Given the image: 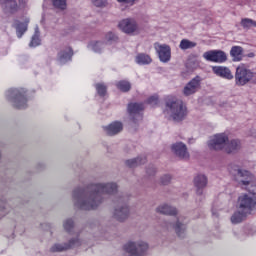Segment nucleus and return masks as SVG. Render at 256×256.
<instances>
[{"mask_svg":"<svg viewBox=\"0 0 256 256\" xmlns=\"http://www.w3.org/2000/svg\"><path fill=\"white\" fill-rule=\"evenodd\" d=\"M117 193V183H98L86 189L77 188L73 191V201L75 207L84 211L97 209L103 203V195H115Z\"/></svg>","mask_w":256,"mask_h":256,"instance_id":"nucleus-1","label":"nucleus"},{"mask_svg":"<svg viewBox=\"0 0 256 256\" xmlns=\"http://www.w3.org/2000/svg\"><path fill=\"white\" fill-rule=\"evenodd\" d=\"M164 115L169 119V121H174V123H181L187 119L189 115V110H187V105L184 104L182 100L170 96L166 99Z\"/></svg>","mask_w":256,"mask_h":256,"instance_id":"nucleus-2","label":"nucleus"},{"mask_svg":"<svg viewBox=\"0 0 256 256\" xmlns=\"http://www.w3.org/2000/svg\"><path fill=\"white\" fill-rule=\"evenodd\" d=\"M6 99L12 103L16 109H26L27 107V90L23 88L9 89L6 93Z\"/></svg>","mask_w":256,"mask_h":256,"instance_id":"nucleus-3","label":"nucleus"},{"mask_svg":"<svg viewBox=\"0 0 256 256\" xmlns=\"http://www.w3.org/2000/svg\"><path fill=\"white\" fill-rule=\"evenodd\" d=\"M238 209L243 211V213L251 215L256 209V193L251 191L242 193L238 197Z\"/></svg>","mask_w":256,"mask_h":256,"instance_id":"nucleus-4","label":"nucleus"},{"mask_svg":"<svg viewBox=\"0 0 256 256\" xmlns=\"http://www.w3.org/2000/svg\"><path fill=\"white\" fill-rule=\"evenodd\" d=\"M229 171L231 175H234V177H236L240 185H242L243 187H247V185H251V183L255 181V175H253V173L242 169L237 165L231 166Z\"/></svg>","mask_w":256,"mask_h":256,"instance_id":"nucleus-5","label":"nucleus"},{"mask_svg":"<svg viewBox=\"0 0 256 256\" xmlns=\"http://www.w3.org/2000/svg\"><path fill=\"white\" fill-rule=\"evenodd\" d=\"M256 79V74L247 69L244 65H240L236 68V73H235V81L236 85H247L249 81H255Z\"/></svg>","mask_w":256,"mask_h":256,"instance_id":"nucleus-6","label":"nucleus"},{"mask_svg":"<svg viewBox=\"0 0 256 256\" xmlns=\"http://www.w3.org/2000/svg\"><path fill=\"white\" fill-rule=\"evenodd\" d=\"M227 143H229V136L225 133H219L213 135L208 141L209 149H213L214 151L225 150L227 147Z\"/></svg>","mask_w":256,"mask_h":256,"instance_id":"nucleus-7","label":"nucleus"},{"mask_svg":"<svg viewBox=\"0 0 256 256\" xmlns=\"http://www.w3.org/2000/svg\"><path fill=\"white\" fill-rule=\"evenodd\" d=\"M118 27L123 33L127 35H133V33H139V25L133 18H126L119 22Z\"/></svg>","mask_w":256,"mask_h":256,"instance_id":"nucleus-8","label":"nucleus"},{"mask_svg":"<svg viewBox=\"0 0 256 256\" xmlns=\"http://www.w3.org/2000/svg\"><path fill=\"white\" fill-rule=\"evenodd\" d=\"M145 109L143 103H130L128 104V113L130 119L137 123L138 121H142L143 114L141 113Z\"/></svg>","mask_w":256,"mask_h":256,"instance_id":"nucleus-9","label":"nucleus"},{"mask_svg":"<svg viewBox=\"0 0 256 256\" xmlns=\"http://www.w3.org/2000/svg\"><path fill=\"white\" fill-rule=\"evenodd\" d=\"M203 57L206 61L212 63H225L227 61V54L221 50H210L204 52Z\"/></svg>","mask_w":256,"mask_h":256,"instance_id":"nucleus-10","label":"nucleus"},{"mask_svg":"<svg viewBox=\"0 0 256 256\" xmlns=\"http://www.w3.org/2000/svg\"><path fill=\"white\" fill-rule=\"evenodd\" d=\"M199 89H201V77L196 76L184 86L182 93L185 97H190V95H195Z\"/></svg>","mask_w":256,"mask_h":256,"instance_id":"nucleus-11","label":"nucleus"},{"mask_svg":"<svg viewBox=\"0 0 256 256\" xmlns=\"http://www.w3.org/2000/svg\"><path fill=\"white\" fill-rule=\"evenodd\" d=\"M0 5L5 13H16L18 9L25 7V1L20 0L18 4L17 0H0Z\"/></svg>","mask_w":256,"mask_h":256,"instance_id":"nucleus-12","label":"nucleus"},{"mask_svg":"<svg viewBox=\"0 0 256 256\" xmlns=\"http://www.w3.org/2000/svg\"><path fill=\"white\" fill-rule=\"evenodd\" d=\"M155 50L161 63H169L171 61V47L167 44H155Z\"/></svg>","mask_w":256,"mask_h":256,"instance_id":"nucleus-13","label":"nucleus"},{"mask_svg":"<svg viewBox=\"0 0 256 256\" xmlns=\"http://www.w3.org/2000/svg\"><path fill=\"white\" fill-rule=\"evenodd\" d=\"M171 149L174 155H176V157H178L179 159H184L185 161H187V159L191 157V155L189 154V150L187 149V145H185V143L183 142H176L172 144Z\"/></svg>","mask_w":256,"mask_h":256,"instance_id":"nucleus-14","label":"nucleus"},{"mask_svg":"<svg viewBox=\"0 0 256 256\" xmlns=\"http://www.w3.org/2000/svg\"><path fill=\"white\" fill-rule=\"evenodd\" d=\"M113 217L117 221H125L129 217V206L127 204H118L113 210Z\"/></svg>","mask_w":256,"mask_h":256,"instance_id":"nucleus-15","label":"nucleus"},{"mask_svg":"<svg viewBox=\"0 0 256 256\" xmlns=\"http://www.w3.org/2000/svg\"><path fill=\"white\" fill-rule=\"evenodd\" d=\"M174 229L176 235L180 238L185 237V223H183V217H178L174 223H166V229Z\"/></svg>","mask_w":256,"mask_h":256,"instance_id":"nucleus-16","label":"nucleus"},{"mask_svg":"<svg viewBox=\"0 0 256 256\" xmlns=\"http://www.w3.org/2000/svg\"><path fill=\"white\" fill-rule=\"evenodd\" d=\"M79 245H81V240L79 238H75L71 240L69 244H54L50 251L52 253H58L61 251H67L70 247H79Z\"/></svg>","mask_w":256,"mask_h":256,"instance_id":"nucleus-17","label":"nucleus"},{"mask_svg":"<svg viewBox=\"0 0 256 256\" xmlns=\"http://www.w3.org/2000/svg\"><path fill=\"white\" fill-rule=\"evenodd\" d=\"M194 185L196 187L197 195H203V189L207 187V176L198 174L194 178Z\"/></svg>","mask_w":256,"mask_h":256,"instance_id":"nucleus-18","label":"nucleus"},{"mask_svg":"<svg viewBox=\"0 0 256 256\" xmlns=\"http://www.w3.org/2000/svg\"><path fill=\"white\" fill-rule=\"evenodd\" d=\"M104 131L107 135L110 136L117 135L123 131V123L119 121H114L109 125L105 126Z\"/></svg>","mask_w":256,"mask_h":256,"instance_id":"nucleus-19","label":"nucleus"},{"mask_svg":"<svg viewBox=\"0 0 256 256\" xmlns=\"http://www.w3.org/2000/svg\"><path fill=\"white\" fill-rule=\"evenodd\" d=\"M212 70L218 77H223V79H233L231 70L225 66H214Z\"/></svg>","mask_w":256,"mask_h":256,"instance_id":"nucleus-20","label":"nucleus"},{"mask_svg":"<svg viewBox=\"0 0 256 256\" xmlns=\"http://www.w3.org/2000/svg\"><path fill=\"white\" fill-rule=\"evenodd\" d=\"M71 57H73V49L67 47L58 53V62L63 65L67 63V61H71Z\"/></svg>","mask_w":256,"mask_h":256,"instance_id":"nucleus-21","label":"nucleus"},{"mask_svg":"<svg viewBox=\"0 0 256 256\" xmlns=\"http://www.w3.org/2000/svg\"><path fill=\"white\" fill-rule=\"evenodd\" d=\"M157 213H161L162 215H177V208L168 205L162 204L156 208Z\"/></svg>","mask_w":256,"mask_h":256,"instance_id":"nucleus-22","label":"nucleus"},{"mask_svg":"<svg viewBox=\"0 0 256 256\" xmlns=\"http://www.w3.org/2000/svg\"><path fill=\"white\" fill-rule=\"evenodd\" d=\"M239 149H241V140L233 139L231 141L228 140L224 151H226V153H235V151H239Z\"/></svg>","mask_w":256,"mask_h":256,"instance_id":"nucleus-23","label":"nucleus"},{"mask_svg":"<svg viewBox=\"0 0 256 256\" xmlns=\"http://www.w3.org/2000/svg\"><path fill=\"white\" fill-rule=\"evenodd\" d=\"M249 215L248 213L243 212L241 209L239 211H236L233 213V215L230 218L232 225H239V223H242V221L245 220V218Z\"/></svg>","mask_w":256,"mask_h":256,"instance_id":"nucleus-24","label":"nucleus"},{"mask_svg":"<svg viewBox=\"0 0 256 256\" xmlns=\"http://www.w3.org/2000/svg\"><path fill=\"white\" fill-rule=\"evenodd\" d=\"M147 162V158L143 156H139L137 158H132L126 160L127 167L133 168V167H139V165H144V163Z\"/></svg>","mask_w":256,"mask_h":256,"instance_id":"nucleus-25","label":"nucleus"},{"mask_svg":"<svg viewBox=\"0 0 256 256\" xmlns=\"http://www.w3.org/2000/svg\"><path fill=\"white\" fill-rule=\"evenodd\" d=\"M135 61L138 65H150L153 59H151L149 54L140 53L136 56Z\"/></svg>","mask_w":256,"mask_h":256,"instance_id":"nucleus-26","label":"nucleus"},{"mask_svg":"<svg viewBox=\"0 0 256 256\" xmlns=\"http://www.w3.org/2000/svg\"><path fill=\"white\" fill-rule=\"evenodd\" d=\"M28 23H29V20H27L26 22H16L15 24L16 35L19 39H21L25 31H27Z\"/></svg>","mask_w":256,"mask_h":256,"instance_id":"nucleus-27","label":"nucleus"},{"mask_svg":"<svg viewBox=\"0 0 256 256\" xmlns=\"http://www.w3.org/2000/svg\"><path fill=\"white\" fill-rule=\"evenodd\" d=\"M105 47V43L99 41H92L88 44V49L94 53H101Z\"/></svg>","mask_w":256,"mask_h":256,"instance_id":"nucleus-28","label":"nucleus"},{"mask_svg":"<svg viewBox=\"0 0 256 256\" xmlns=\"http://www.w3.org/2000/svg\"><path fill=\"white\" fill-rule=\"evenodd\" d=\"M197 47V42H193L189 39H182L179 44V48L182 51H187V49H195Z\"/></svg>","mask_w":256,"mask_h":256,"instance_id":"nucleus-29","label":"nucleus"},{"mask_svg":"<svg viewBox=\"0 0 256 256\" xmlns=\"http://www.w3.org/2000/svg\"><path fill=\"white\" fill-rule=\"evenodd\" d=\"M230 55L233 57L234 61H241V57H243V48L240 46L232 47Z\"/></svg>","mask_w":256,"mask_h":256,"instance_id":"nucleus-30","label":"nucleus"},{"mask_svg":"<svg viewBox=\"0 0 256 256\" xmlns=\"http://www.w3.org/2000/svg\"><path fill=\"white\" fill-rule=\"evenodd\" d=\"M39 27L36 26L35 27V33L32 36V40L29 44V47H39V45H41V38H39Z\"/></svg>","mask_w":256,"mask_h":256,"instance_id":"nucleus-31","label":"nucleus"},{"mask_svg":"<svg viewBox=\"0 0 256 256\" xmlns=\"http://www.w3.org/2000/svg\"><path fill=\"white\" fill-rule=\"evenodd\" d=\"M116 87L117 89H119V91H122L123 93H127V91L131 90V83H129V81L127 80H121L116 83Z\"/></svg>","mask_w":256,"mask_h":256,"instance_id":"nucleus-32","label":"nucleus"},{"mask_svg":"<svg viewBox=\"0 0 256 256\" xmlns=\"http://www.w3.org/2000/svg\"><path fill=\"white\" fill-rule=\"evenodd\" d=\"M241 27L243 29H253V27H256V21L250 18H243L240 22Z\"/></svg>","mask_w":256,"mask_h":256,"instance_id":"nucleus-33","label":"nucleus"},{"mask_svg":"<svg viewBox=\"0 0 256 256\" xmlns=\"http://www.w3.org/2000/svg\"><path fill=\"white\" fill-rule=\"evenodd\" d=\"M96 91L100 97H105L107 95V86L104 83L96 84Z\"/></svg>","mask_w":256,"mask_h":256,"instance_id":"nucleus-34","label":"nucleus"},{"mask_svg":"<svg viewBox=\"0 0 256 256\" xmlns=\"http://www.w3.org/2000/svg\"><path fill=\"white\" fill-rule=\"evenodd\" d=\"M106 45H111L117 41V36L113 32H109L105 37Z\"/></svg>","mask_w":256,"mask_h":256,"instance_id":"nucleus-35","label":"nucleus"},{"mask_svg":"<svg viewBox=\"0 0 256 256\" xmlns=\"http://www.w3.org/2000/svg\"><path fill=\"white\" fill-rule=\"evenodd\" d=\"M53 5L57 9H65L67 7V0H53Z\"/></svg>","mask_w":256,"mask_h":256,"instance_id":"nucleus-36","label":"nucleus"},{"mask_svg":"<svg viewBox=\"0 0 256 256\" xmlns=\"http://www.w3.org/2000/svg\"><path fill=\"white\" fill-rule=\"evenodd\" d=\"M63 227L65 231H67L68 233L71 232V229H73V220L72 219L65 220L63 223Z\"/></svg>","mask_w":256,"mask_h":256,"instance_id":"nucleus-37","label":"nucleus"},{"mask_svg":"<svg viewBox=\"0 0 256 256\" xmlns=\"http://www.w3.org/2000/svg\"><path fill=\"white\" fill-rule=\"evenodd\" d=\"M160 182L162 185H169L171 183V175L165 174L160 178Z\"/></svg>","mask_w":256,"mask_h":256,"instance_id":"nucleus-38","label":"nucleus"},{"mask_svg":"<svg viewBox=\"0 0 256 256\" xmlns=\"http://www.w3.org/2000/svg\"><path fill=\"white\" fill-rule=\"evenodd\" d=\"M148 103L149 105H152V106L157 105L159 103V96L157 95L151 96L150 98H148Z\"/></svg>","mask_w":256,"mask_h":256,"instance_id":"nucleus-39","label":"nucleus"},{"mask_svg":"<svg viewBox=\"0 0 256 256\" xmlns=\"http://www.w3.org/2000/svg\"><path fill=\"white\" fill-rule=\"evenodd\" d=\"M94 5H96V7H105L107 0H94Z\"/></svg>","mask_w":256,"mask_h":256,"instance_id":"nucleus-40","label":"nucleus"},{"mask_svg":"<svg viewBox=\"0 0 256 256\" xmlns=\"http://www.w3.org/2000/svg\"><path fill=\"white\" fill-rule=\"evenodd\" d=\"M118 3H127V5L133 6L138 3L139 0H117Z\"/></svg>","mask_w":256,"mask_h":256,"instance_id":"nucleus-41","label":"nucleus"},{"mask_svg":"<svg viewBox=\"0 0 256 256\" xmlns=\"http://www.w3.org/2000/svg\"><path fill=\"white\" fill-rule=\"evenodd\" d=\"M146 173L151 176L154 173H157V169L155 168V166L151 165L147 168Z\"/></svg>","mask_w":256,"mask_h":256,"instance_id":"nucleus-42","label":"nucleus"},{"mask_svg":"<svg viewBox=\"0 0 256 256\" xmlns=\"http://www.w3.org/2000/svg\"><path fill=\"white\" fill-rule=\"evenodd\" d=\"M212 215H216V214H215V210H212Z\"/></svg>","mask_w":256,"mask_h":256,"instance_id":"nucleus-43","label":"nucleus"}]
</instances>
